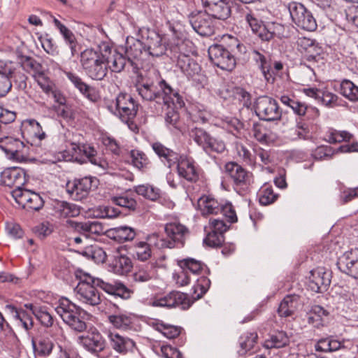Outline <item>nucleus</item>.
<instances>
[{"instance_id":"nucleus-1","label":"nucleus","mask_w":358,"mask_h":358,"mask_svg":"<svg viewBox=\"0 0 358 358\" xmlns=\"http://www.w3.org/2000/svg\"><path fill=\"white\" fill-rule=\"evenodd\" d=\"M126 57L107 42L101 43L97 49L87 48L80 53V64L85 74L92 80H102L108 69L121 72L127 63Z\"/></svg>"},{"instance_id":"nucleus-2","label":"nucleus","mask_w":358,"mask_h":358,"mask_svg":"<svg viewBox=\"0 0 358 358\" xmlns=\"http://www.w3.org/2000/svg\"><path fill=\"white\" fill-rule=\"evenodd\" d=\"M172 29L173 38L168 43L170 57L177 60V66L189 79L202 83L204 77L201 74V67L190 57L195 52L193 43L186 38L182 30L177 27Z\"/></svg>"},{"instance_id":"nucleus-3","label":"nucleus","mask_w":358,"mask_h":358,"mask_svg":"<svg viewBox=\"0 0 358 358\" xmlns=\"http://www.w3.org/2000/svg\"><path fill=\"white\" fill-rule=\"evenodd\" d=\"M79 282L76 288V296L81 302L96 306L101 302L100 294L96 287L101 288L106 292L120 296L122 299L130 297L129 290L121 282L109 283L101 279L95 278L87 273L80 272L78 275Z\"/></svg>"},{"instance_id":"nucleus-4","label":"nucleus","mask_w":358,"mask_h":358,"mask_svg":"<svg viewBox=\"0 0 358 358\" xmlns=\"http://www.w3.org/2000/svg\"><path fill=\"white\" fill-rule=\"evenodd\" d=\"M136 89L138 94L145 101H155L160 105L168 104L171 101L176 107L185 105L182 98L174 91L164 80L157 83L148 80L138 81Z\"/></svg>"},{"instance_id":"nucleus-5","label":"nucleus","mask_w":358,"mask_h":358,"mask_svg":"<svg viewBox=\"0 0 358 358\" xmlns=\"http://www.w3.org/2000/svg\"><path fill=\"white\" fill-rule=\"evenodd\" d=\"M166 22L169 24L170 34L164 36L159 34L155 30L148 29L143 34L142 38L145 48V55H149L152 57H160L166 53L170 57V50L169 45L170 40L173 38V27L179 28L182 30V27L178 24L171 23V19L165 15Z\"/></svg>"},{"instance_id":"nucleus-6","label":"nucleus","mask_w":358,"mask_h":358,"mask_svg":"<svg viewBox=\"0 0 358 358\" xmlns=\"http://www.w3.org/2000/svg\"><path fill=\"white\" fill-rule=\"evenodd\" d=\"M55 310L72 329L78 332L86 329V323L82 319V315H85V312L67 298L60 299Z\"/></svg>"},{"instance_id":"nucleus-7","label":"nucleus","mask_w":358,"mask_h":358,"mask_svg":"<svg viewBox=\"0 0 358 358\" xmlns=\"http://www.w3.org/2000/svg\"><path fill=\"white\" fill-rule=\"evenodd\" d=\"M198 206L204 216L222 213L230 223L237 221L236 211L231 203H220L215 198L204 195L198 200Z\"/></svg>"},{"instance_id":"nucleus-8","label":"nucleus","mask_w":358,"mask_h":358,"mask_svg":"<svg viewBox=\"0 0 358 358\" xmlns=\"http://www.w3.org/2000/svg\"><path fill=\"white\" fill-rule=\"evenodd\" d=\"M145 306L159 308H173L180 306L182 309H187L192 303L188 295L180 292H171L164 296L152 295L143 299Z\"/></svg>"},{"instance_id":"nucleus-9","label":"nucleus","mask_w":358,"mask_h":358,"mask_svg":"<svg viewBox=\"0 0 358 358\" xmlns=\"http://www.w3.org/2000/svg\"><path fill=\"white\" fill-rule=\"evenodd\" d=\"M292 22L300 29L313 31L317 27L316 19L312 12L301 3L292 1L288 4Z\"/></svg>"},{"instance_id":"nucleus-10","label":"nucleus","mask_w":358,"mask_h":358,"mask_svg":"<svg viewBox=\"0 0 358 358\" xmlns=\"http://www.w3.org/2000/svg\"><path fill=\"white\" fill-rule=\"evenodd\" d=\"M137 110L138 104L130 94L120 93L116 97L115 114L131 129H133V127L136 128L134 124V120Z\"/></svg>"},{"instance_id":"nucleus-11","label":"nucleus","mask_w":358,"mask_h":358,"mask_svg":"<svg viewBox=\"0 0 358 358\" xmlns=\"http://www.w3.org/2000/svg\"><path fill=\"white\" fill-rule=\"evenodd\" d=\"M189 135L206 152L222 153L226 150L225 143L222 140L211 136L203 129L194 127L191 129Z\"/></svg>"},{"instance_id":"nucleus-12","label":"nucleus","mask_w":358,"mask_h":358,"mask_svg":"<svg viewBox=\"0 0 358 358\" xmlns=\"http://www.w3.org/2000/svg\"><path fill=\"white\" fill-rule=\"evenodd\" d=\"M255 113L260 119L266 121L278 120L282 114L277 101L267 96H260L257 99Z\"/></svg>"},{"instance_id":"nucleus-13","label":"nucleus","mask_w":358,"mask_h":358,"mask_svg":"<svg viewBox=\"0 0 358 358\" xmlns=\"http://www.w3.org/2000/svg\"><path fill=\"white\" fill-rule=\"evenodd\" d=\"M208 55L211 62L222 70L231 71L236 67L234 56L222 45L215 44L210 46Z\"/></svg>"},{"instance_id":"nucleus-14","label":"nucleus","mask_w":358,"mask_h":358,"mask_svg":"<svg viewBox=\"0 0 358 358\" xmlns=\"http://www.w3.org/2000/svg\"><path fill=\"white\" fill-rule=\"evenodd\" d=\"M224 172L236 187L245 189L253 183L252 173L236 162H227L224 165Z\"/></svg>"},{"instance_id":"nucleus-15","label":"nucleus","mask_w":358,"mask_h":358,"mask_svg":"<svg viewBox=\"0 0 358 358\" xmlns=\"http://www.w3.org/2000/svg\"><path fill=\"white\" fill-rule=\"evenodd\" d=\"M97 185V179L87 176L80 179H75L66 184V191L74 200H82L85 198L92 187Z\"/></svg>"},{"instance_id":"nucleus-16","label":"nucleus","mask_w":358,"mask_h":358,"mask_svg":"<svg viewBox=\"0 0 358 358\" xmlns=\"http://www.w3.org/2000/svg\"><path fill=\"white\" fill-rule=\"evenodd\" d=\"M73 160L80 164L86 163L87 161L92 164L98 165L100 167L105 169L107 163L104 160L96 157L95 150L86 145H78L76 143L70 144Z\"/></svg>"},{"instance_id":"nucleus-17","label":"nucleus","mask_w":358,"mask_h":358,"mask_svg":"<svg viewBox=\"0 0 358 358\" xmlns=\"http://www.w3.org/2000/svg\"><path fill=\"white\" fill-rule=\"evenodd\" d=\"M12 194L16 202L27 210H38L43 206V199L34 192L18 188Z\"/></svg>"},{"instance_id":"nucleus-18","label":"nucleus","mask_w":358,"mask_h":358,"mask_svg":"<svg viewBox=\"0 0 358 358\" xmlns=\"http://www.w3.org/2000/svg\"><path fill=\"white\" fill-rule=\"evenodd\" d=\"M251 55L267 82H273L274 76L282 69V64L280 62H275L272 64L267 57L255 50L252 51Z\"/></svg>"},{"instance_id":"nucleus-19","label":"nucleus","mask_w":358,"mask_h":358,"mask_svg":"<svg viewBox=\"0 0 358 358\" xmlns=\"http://www.w3.org/2000/svg\"><path fill=\"white\" fill-rule=\"evenodd\" d=\"M164 229L169 240L163 241L160 246L172 248L183 245L185 236L187 233V229L184 225L177 222H169L165 225Z\"/></svg>"},{"instance_id":"nucleus-20","label":"nucleus","mask_w":358,"mask_h":358,"mask_svg":"<svg viewBox=\"0 0 358 358\" xmlns=\"http://www.w3.org/2000/svg\"><path fill=\"white\" fill-rule=\"evenodd\" d=\"M176 164L178 174L180 178L191 182H196L199 180V169L192 157L178 155Z\"/></svg>"},{"instance_id":"nucleus-21","label":"nucleus","mask_w":358,"mask_h":358,"mask_svg":"<svg viewBox=\"0 0 358 358\" xmlns=\"http://www.w3.org/2000/svg\"><path fill=\"white\" fill-rule=\"evenodd\" d=\"M189 22L194 30L202 36L213 34L215 25L213 17L206 12H200L190 17Z\"/></svg>"},{"instance_id":"nucleus-22","label":"nucleus","mask_w":358,"mask_h":358,"mask_svg":"<svg viewBox=\"0 0 358 358\" xmlns=\"http://www.w3.org/2000/svg\"><path fill=\"white\" fill-rule=\"evenodd\" d=\"M70 227L86 239L92 238L93 235L100 236L107 234L104 226L98 221H87L78 222L69 221Z\"/></svg>"},{"instance_id":"nucleus-23","label":"nucleus","mask_w":358,"mask_h":358,"mask_svg":"<svg viewBox=\"0 0 358 358\" xmlns=\"http://www.w3.org/2000/svg\"><path fill=\"white\" fill-rule=\"evenodd\" d=\"M0 142H5V145L2 146V148L5 152L11 155L12 159L19 160L23 157L24 143L19 139L8 136L7 132L4 131V127H2L1 125Z\"/></svg>"},{"instance_id":"nucleus-24","label":"nucleus","mask_w":358,"mask_h":358,"mask_svg":"<svg viewBox=\"0 0 358 358\" xmlns=\"http://www.w3.org/2000/svg\"><path fill=\"white\" fill-rule=\"evenodd\" d=\"M341 271L358 279V250L345 252L337 262Z\"/></svg>"},{"instance_id":"nucleus-25","label":"nucleus","mask_w":358,"mask_h":358,"mask_svg":"<svg viewBox=\"0 0 358 358\" xmlns=\"http://www.w3.org/2000/svg\"><path fill=\"white\" fill-rule=\"evenodd\" d=\"M206 8L205 12L215 19L226 20L231 14L227 0H202Z\"/></svg>"},{"instance_id":"nucleus-26","label":"nucleus","mask_w":358,"mask_h":358,"mask_svg":"<svg viewBox=\"0 0 358 358\" xmlns=\"http://www.w3.org/2000/svg\"><path fill=\"white\" fill-rule=\"evenodd\" d=\"M307 322L313 328L321 329L327 327L330 320V314L322 306H313L306 315Z\"/></svg>"},{"instance_id":"nucleus-27","label":"nucleus","mask_w":358,"mask_h":358,"mask_svg":"<svg viewBox=\"0 0 358 358\" xmlns=\"http://www.w3.org/2000/svg\"><path fill=\"white\" fill-rule=\"evenodd\" d=\"M109 344L116 352L125 355L132 351L135 348V342L127 336L120 335L115 331H109L108 334Z\"/></svg>"},{"instance_id":"nucleus-28","label":"nucleus","mask_w":358,"mask_h":358,"mask_svg":"<svg viewBox=\"0 0 358 358\" xmlns=\"http://www.w3.org/2000/svg\"><path fill=\"white\" fill-rule=\"evenodd\" d=\"M309 278V286L315 292H322L327 290L331 282L330 273L327 272L323 267H317L312 270Z\"/></svg>"},{"instance_id":"nucleus-29","label":"nucleus","mask_w":358,"mask_h":358,"mask_svg":"<svg viewBox=\"0 0 358 358\" xmlns=\"http://www.w3.org/2000/svg\"><path fill=\"white\" fill-rule=\"evenodd\" d=\"M0 181L7 186L20 187L26 182L25 171L18 167L6 169L0 173Z\"/></svg>"},{"instance_id":"nucleus-30","label":"nucleus","mask_w":358,"mask_h":358,"mask_svg":"<svg viewBox=\"0 0 358 358\" xmlns=\"http://www.w3.org/2000/svg\"><path fill=\"white\" fill-rule=\"evenodd\" d=\"M79 343L89 352L97 353L105 348V341L97 331L88 332L78 337Z\"/></svg>"},{"instance_id":"nucleus-31","label":"nucleus","mask_w":358,"mask_h":358,"mask_svg":"<svg viewBox=\"0 0 358 358\" xmlns=\"http://www.w3.org/2000/svg\"><path fill=\"white\" fill-rule=\"evenodd\" d=\"M346 340L336 336H328L319 339L315 344V350L321 352H332L345 348Z\"/></svg>"},{"instance_id":"nucleus-32","label":"nucleus","mask_w":358,"mask_h":358,"mask_svg":"<svg viewBox=\"0 0 358 358\" xmlns=\"http://www.w3.org/2000/svg\"><path fill=\"white\" fill-rule=\"evenodd\" d=\"M151 147L164 165L169 168H171L176 164L179 155L178 153L166 148L164 145L158 141L152 143Z\"/></svg>"},{"instance_id":"nucleus-33","label":"nucleus","mask_w":358,"mask_h":358,"mask_svg":"<svg viewBox=\"0 0 358 358\" xmlns=\"http://www.w3.org/2000/svg\"><path fill=\"white\" fill-rule=\"evenodd\" d=\"M302 301L297 294L287 295L280 302L278 313L280 317H289L301 306Z\"/></svg>"},{"instance_id":"nucleus-34","label":"nucleus","mask_w":358,"mask_h":358,"mask_svg":"<svg viewBox=\"0 0 358 358\" xmlns=\"http://www.w3.org/2000/svg\"><path fill=\"white\" fill-rule=\"evenodd\" d=\"M157 237V235L153 234L148 238V241H150V243L146 241H139L136 243L131 248L132 256L141 262L149 259L152 256V249L150 246L152 239Z\"/></svg>"},{"instance_id":"nucleus-35","label":"nucleus","mask_w":358,"mask_h":358,"mask_svg":"<svg viewBox=\"0 0 358 358\" xmlns=\"http://www.w3.org/2000/svg\"><path fill=\"white\" fill-rule=\"evenodd\" d=\"M32 345L36 357H47L54 351V343L49 337L41 336L32 339Z\"/></svg>"},{"instance_id":"nucleus-36","label":"nucleus","mask_w":358,"mask_h":358,"mask_svg":"<svg viewBox=\"0 0 358 358\" xmlns=\"http://www.w3.org/2000/svg\"><path fill=\"white\" fill-rule=\"evenodd\" d=\"M53 23L63 36L66 44L69 47L71 56L74 57L78 52V42L74 34L55 17L53 18Z\"/></svg>"},{"instance_id":"nucleus-37","label":"nucleus","mask_w":358,"mask_h":358,"mask_svg":"<svg viewBox=\"0 0 358 358\" xmlns=\"http://www.w3.org/2000/svg\"><path fill=\"white\" fill-rule=\"evenodd\" d=\"M108 319L113 327L124 331L131 329L135 321V318L129 313L110 315Z\"/></svg>"},{"instance_id":"nucleus-38","label":"nucleus","mask_w":358,"mask_h":358,"mask_svg":"<svg viewBox=\"0 0 358 358\" xmlns=\"http://www.w3.org/2000/svg\"><path fill=\"white\" fill-rule=\"evenodd\" d=\"M107 236L118 242L133 240L136 236L134 229L127 226H120L107 230Z\"/></svg>"},{"instance_id":"nucleus-39","label":"nucleus","mask_w":358,"mask_h":358,"mask_svg":"<svg viewBox=\"0 0 358 358\" xmlns=\"http://www.w3.org/2000/svg\"><path fill=\"white\" fill-rule=\"evenodd\" d=\"M7 308L10 310L13 317L18 326L22 327L26 331L32 328L33 319L31 311L27 312L23 309H18L13 306H8Z\"/></svg>"},{"instance_id":"nucleus-40","label":"nucleus","mask_w":358,"mask_h":358,"mask_svg":"<svg viewBox=\"0 0 358 358\" xmlns=\"http://www.w3.org/2000/svg\"><path fill=\"white\" fill-rule=\"evenodd\" d=\"M111 267L115 273L124 275L131 270L133 264L129 257L117 252L111 263Z\"/></svg>"},{"instance_id":"nucleus-41","label":"nucleus","mask_w":358,"mask_h":358,"mask_svg":"<svg viewBox=\"0 0 358 358\" xmlns=\"http://www.w3.org/2000/svg\"><path fill=\"white\" fill-rule=\"evenodd\" d=\"M56 214L60 217H75L80 215V208L66 201H58L55 206Z\"/></svg>"},{"instance_id":"nucleus-42","label":"nucleus","mask_w":358,"mask_h":358,"mask_svg":"<svg viewBox=\"0 0 358 358\" xmlns=\"http://www.w3.org/2000/svg\"><path fill=\"white\" fill-rule=\"evenodd\" d=\"M282 27L278 23L271 22L266 24H262L257 31L254 34L258 36L262 41H268L280 34Z\"/></svg>"},{"instance_id":"nucleus-43","label":"nucleus","mask_w":358,"mask_h":358,"mask_svg":"<svg viewBox=\"0 0 358 358\" xmlns=\"http://www.w3.org/2000/svg\"><path fill=\"white\" fill-rule=\"evenodd\" d=\"M282 27L278 23L271 22L266 24H262L257 31L254 34L258 36L262 41H268L280 34Z\"/></svg>"},{"instance_id":"nucleus-44","label":"nucleus","mask_w":358,"mask_h":358,"mask_svg":"<svg viewBox=\"0 0 358 358\" xmlns=\"http://www.w3.org/2000/svg\"><path fill=\"white\" fill-rule=\"evenodd\" d=\"M126 54L130 59H138L145 54L143 41H141L133 37L127 38L126 42Z\"/></svg>"},{"instance_id":"nucleus-45","label":"nucleus","mask_w":358,"mask_h":358,"mask_svg":"<svg viewBox=\"0 0 358 358\" xmlns=\"http://www.w3.org/2000/svg\"><path fill=\"white\" fill-rule=\"evenodd\" d=\"M252 132L257 141L262 143L269 144L273 143L277 138L275 133L261 124H255Z\"/></svg>"},{"instance_id":"nucleus-46","label":"nucleus","mask_w":358,"mask_h":358,"mask_svg":"<svg viewBox=\"0 0 358 358\" xmlns=\"http://www.w3.org/2000/svg\"><path fill=\"white\" fill-rule=\"evenodd\" d=\"M310 136L309 124L302 120H297L296 126L290 129L288 132V137L293 141L308 139Z\"/></svg>"},{"instance_id":"nucleus-47","label":"nucleus","mask_w":358,"mask_h":358,"mask_svg":"<svg viewBox=\"0 0 358 358\" xmlns=\"http://www.w3.org/2000/svg\"><path fill=\"white\" fill-rule=\"evenodd\" d=\"M155 271L152 265H143L136 267L132 274L134 282L143 283L147 282L154 278Z\"/></svg>"},{"instance_id":"nucleus-48","label":"nucleus","mask_w":358,"mask_h":358,"mask_svg":"<svg viewBox=\"0 0 358 358\" xmlns=\"http://www.w3.org/2000/svg\"><path fill=\"white\" fill-rule=\"evenodd\" d=\"M289 342V338L285 331H278L264 341V346L267 349L280 348L288 345Z\"/></svg>"},{"instance_id":"nucleus-49","label":"nucleus","mask_w":358,"mask_h":358,"mask_svg":"<svg viewBox=\"0 0 358 358\" xmlns=\"http://www.w3.org/2000/svg\"><path fill=\"white\" fill-rule=\"evenodd\" d=\"M24 306L45 327L52 326L53 317L45 307H36L31 303L25 304Z\"/></svg>"},{"instance_id":"nucleus-50","label":"nucleus","mask_w":358,"mask_h":358,"mask_svg":"<svg viewBox=\"0 0 358 358\" xmlns=\"http://www.w3.org/2000/svg\"><path fill=\"white\" fill-rule=\"evenodd\" d=\"M257 196L261 205L267 206L274 203L278 194L273 192V187L270 184L265 183L259 189Z\"/></svg>"},{"instance_id":"nucleus-51","label":"nucleus","mask_w":358,"mask_h":358,"mask_svg":"<svg viewBox=\"0 0 358 358\" xmlns=\"http://www.w3.org/2000/svg\"><path fill=\"white\" fill-rule=\"evenodd\" d=\"M339 92L350 101H358V86L350 80H343L341 83Z\"/></svg>"},{"instance_id":"nucleus-52","label":"nucleus","mask_w":358,"mask_h":358,"mask_svg":"<svg viewBox=\"0 0 358 358\" xmlns=\"http://www.w3.org/2000/svg\"><path fill=\"white\" fill-rule=\"evenodd\" d=\"M14 69L7 65L0 69V96H5L11 89L10 77Z\"/></svg>"},{"instance_id":"nucleus-53","label":"nucleus","mask_w":358,"mask_h":358,"mask_svg":"<svg viewBox=\"0 0 358 358\" xmlns=\"http://www.w3.org/2000/svg\"><path fill=\"white\" fill-rule=\"evenodd\" d=\"M130 156L133 165L138 169L145 171L150 168L151 162L143 151L133 150L130 152Z\"/></svg>"},{"instance_id":"nucleus-54","label":"nucleus","mask_w":358,"mask_h":358,"mask_svg":"<svg viewBox=\"0 0 358 358\" xmlns=\"http://www.w3.org/2000/svg\"><path fill=\"white\" fill-rule=\"evenodd\" d=\"M22 127L24 131H27L40 141L45 139L46 137V134L43 130L41 125L34 119L25 120L22 123Z\"/></svg>"},{"instance_id":"nucleus-55","label":"nucleus","mask_w":358,"mask_h":358,"mask_svg":"<svg viewBox=\"0 0 358 358\" xmlns=\"http://www.w3.org/2000/svg\"><path fill=\"white\" fill-rule=\"evenodd\" d=\"M166 106L168 109V111L166 113L165 121L166 124L169 127H172L174 129H180V115L178 112V108H181V107H176L173 105L171 101H169V106L168 104L163 105Z\"/></svg>"},{"instance_id":"nucleus-56","label":"nucleus","mask_w":358,"mask_h":358,"mask_svg":"<svg viewBox=\"0 0 358 358\" xmlns=\"http://www.w3.org/2000/svg\"><path fill=\"white\" fill-rule=\"evenodd\" d=\"M257 334L255 332H247L241 336L239 344L241 350L238 351L240 355H244L247 352L252 350L257 343Z\"/></svg>"},{"instance_id":"nucleus-57","label":"nucleus","mask_w":358,"mask_h":358,"mask_svg":"<svg viewBox=\"0 0 358 358\" xmlns=\"http://www.w3.org/2000/svg\"><path fill=\"white\" fill-rule=\"evenodd\" d=\"M178 265L180 268H185L187 271H189L193 274H199L207 269L203 263L192 258H186L179 260Z\"/></svg>"},{"instance_id":"nucleus-58","label":"nucleus","mask_w":358,"mask_h":358,"mask_svg":"<svg viewBox=\"0 0 358 358\" xmlns=\"http://www.w3.org/2000/svg\"><path fill=\"white\" fill-rule=\"evenodd\" d=\"M293 112L299 116L308 115L310 118H316L320 115L319 110L313 106H307L304 103L298 101H295L294 104L290 108Z\"/></svg>"},{"instance_id":"nucleus-59","label":"nucleus","mask_w":358,"mask_h":358,"mask_svg":"<svg viewBox=\"0 0 358 358\" xmlns=\"http://www.w3.org/2000/svg\"><path fill=\"white\" fill-rule=\"evenodd\" d=\"M352 135L345 131H338L329 129L325 135V140L330 143L348 142L351 140Z\"/></svg>"},{"instance_id":"nucleus-60","label":"nucleus","mask_w":358,"mask_h":358,"mask_svg":"<svg viewBox=\"0 0 358 358\" xmlns=\"http://www.w3.org/2000/svg\"><path fill=\"white\" fill-rule=\"evenodd\" d=\"M318 101L329 108H334L341 105L342 99L327 90H321Z\"/></svg>"},{"instance_id":"nucleus-61","label":"nucleus","mask_w":358,"mask_h":358,"mask_svg":"<svg viewBox=\"0 0 358 358\" xmlns=\"http://www.w3.org/2000/svg\"><path fill=\"white\" fill-rule=\"evenodd\" d=\"M135 192L138 195L152 201H155L160 196V189L148 184L136 186Z\"/></svg>"},{"instance_id":"nucleus-62","label":"nucleus","mask_w":358,"mask_h":358,"mask_svg":"<svg viewBox=\"0 0 358 358\" xmlns=\"http://www.w3.org/2000/svg\"><path fill=\"white\" fill-rule=\"evenodd\" d=\"M52 358H80L78 352L71 347L57 344L52 355Z\"/></svg>"},{"instance_id":"nucleus-63","label":"nucleus","mask_w":358,"mask_h":358,"mask_svg":"<svg viewBox=\"0 0 358 358\" xmlns=\"http://www.w3.org/2000/svg\"><path fill=\"white\" fill-rule=\"evenodd\" d=\"M155 329L162 333L169 339H173L178 337L181 332V328L180 327L166 324L164 323H157L155 324Z\"/></svg>"},{"instance_id":"nucleus-64","label":"nucleus","mask_w":358,"mask_h":358,"mask_svg":"<svg viewBox=\"0 0 358 358\" xmlns=\"http://www.w3.org/2000/svg\"><path fill=\"white\" fill-rule=\"evenodd\" d=\"M73 157H72L71 147L69 146V148L65 150L50 155V156L43 158L42 162L45 164H55L62 161H73Z\"/></svg>"}]
</instances>
